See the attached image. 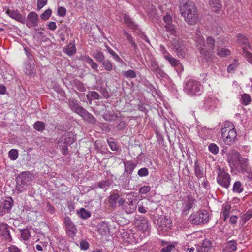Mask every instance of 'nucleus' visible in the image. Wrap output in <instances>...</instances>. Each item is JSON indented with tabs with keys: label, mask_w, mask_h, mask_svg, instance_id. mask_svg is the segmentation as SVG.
<instances>
[{
	"label": "nucleus",
	"mask_w": 252,
	"mask_h": 252,
	"mask_svg": "<svg viewBox=\"0 0 252 252\" xmlns=\"http://www.w3.org/2000/svg\"><path fill=\"white\" fill-rule=\"evenodd\" d=\"M180 11L185 21L190 25L195 24L199 20V16L197 8L194 3L186 0L180 5Z\"/></svg>",
	"instance_id": "nucleus-1"
},
{
	"label": "nucleus",
	"mask_w": 252,
	"mask_h": 252,
	"mask_svg": "<svg viewBox=\"0 0 252 252\" xmlns=\"http://www.w3.org/2000/svg\"><path fill=\"white\" fill-rule=\"evenodd\" d=\"M222 136L225 144L231 145L237 139V133L233 123L226 121L221 129Z\"/></svg>",
	"instance_id": "nucleus-2"
},
{
	"label": "nucleus",
	"mask_w": 252,
	"mask_h": 252,
	"mask_svg": "<svg viewBox=\"0 0 252 252\" xmlns=\"http://www.w3.org/2000/svg\"><path fill=\"white\" fill-rule=\"evenodd\" d=\"M184 90L189 96H198L203 92V87L199 81L189 79L186 82Z\"/></svg>",
	"instance_id": "nucleus-3"
},
{
	"label": "nucleus",
	"mask_w": 252,
	"mask_h": 252,
	"mask_svg": "<svg viewBox=\"0 0 252 252\" xmlns=\"http://www.w3.org/2000/svg\"><path fill=\"white\" fill-rule=\"evenodd\" d=\"M33 174L30 172H23L19 175L17 178L16 189L19 192H23L29 183L33 180Z\"/></svg>",
	"instance_id": "nucleus-4"
},
{
	"label": "nucleus",
	"mask_w": 252,
	"mask_h": 252,
	"mask_svg": "<svg viewBox=\"0 0 252 252\" xmlns=\"http://www.w3.org/2000/svg\"><path fill=\"white\" fill-rule=\"evenodd\" d=\"M209 215L206 210H200L192 214L189 217V221L192 224L199 225L208 222Z\"/></svg>",
	"instance_id": "nucleus-5"
},
{
	"label": "nucleus",
	"mask_w": 252,
	"mask_h": 252,
	"mask_svg": "<svg viewBox=\"0 0 252 252\" xmlns=\"http://www.w3.org/2000/svg\"><path fill=\"white\" fill-rule=\"evenodd\" d=\"M218 173L217 178L218 183L222 187L227 189L230 184L231 177L228 173H227L224 168H221L218 166Z\"/></svg>",
	"instance_id": "nucleus-6"
},
{
	"label": "nucleus",
	"mask_w": 252,
	"mask_h": 252,
	"mask_svg": "<svg viewBox=\"0 0 252 252\" xmlns=\"http://www.w3.org/2000/svg\"><path fill=\"white\" fill-rule=\"evenodd\" d=\"M172 45L178 56L181 58H184L186 52L183 40L179 38H174L172 41Z\"/></svg>",
	"instance_id": "nucleus-7"
},
{
	"label": "nucleus",
	"mask_w": 252,
	"mask_h": 252,
	"mask_svg": "<svg viewBox=\"0 0 252 252\" xmlns=\"http://www.w3.org/2000/svg\"><path fill=\"white\" fill-rule=\"evenodd\" d=\"M64 224L66 227L67 235L70 237H74L75 236L77 230L71 219L68 217H65Z\"/></svg>",
	"instance_id": "nucleus-8"
},
{
	"label": "nucleus",
	"mask_w": 252,
	"mask_h": 252,
	"mask_svg": "<svg viewBox=\"0 0 252 252\" xmlns=\"http://www.w3.org/2000/svg\"><path fill=\"white\" fill-rule=\"evenodd\" d=\"M134 222V224L139 229L146 231L149 228L148 220L144 217L139 216L135 218Z\"/></svg>",
	"instance_id": "nucleus-9"
},
{
	"label": "nucleus",
	"mask_w": 252,
	"mask_h": 252,
	"mask_svg": "<svg viewBox=\"0 0 252 252\" xmlns=\"http://www.w3.org/2000/svg\"><path fill=\"white\" fill-rule=\"evenodd\" d=\"M158 225L162 230H166L172 226L171 220L166 216H161L158 219Z\"/></svg>",
	"instance_id": "nucleus-10"
},
{
	"label": "nucleus",
	"mask_w": 252,
	"mask_h": 252,
	"mask_svg": "<svg viewBox=\"0 0 252 252\" xmlns=\"http://www.w3.org/2000/svg\"><path fill=\"white\" fill-rule=\"evenodd\" d=\"M0 235L5 240L11 242L12 237L10 234L9 226L4 223L0 224Z\"/></svg>",
	"instance_id": "nucleus-11"
},
{
	"label": "nucleus",
	"mask_w": 252,
	"mask_h": 252,
	"mask_svg": "<svg viewBox=\"0 0 252 252\" xmlns=\"http://www.w3.org/2000/svg\"><path fill=\"white\" fill-rule=\"evenodd\" d=\"M75 141L74 135L73 133L68 132L65 133L60 138L58 143H63L67 145H71Z\"/></svg>",
	"instance_id": "nucleus-12"
},
{
	"label": "nucleus",
	"mask_w": 252,
	"mask_h": 252,
	"mask_svg": "<svg viewBox=\"0 0 252 252\" xmlns=\"http://www.w3.org/2000/svg\"><path fill=\"white\" fill-rule=\"evenodd\" d=\"M248 165V159L241 157L233 166L239 171H247Z\"/></svg>",
	"instance_id": "nucleus-13"
},
{
	"label": "nucleus",
	"mask_w": 252,
	"mask_h": 252,
	"mask_svg": "<svg viewBox=\"0 0 252 252\" xmlns=\"http://www.w3.org/2000/svg\"><path fill=\"white\" fill-rule=\"evenodd\" d=\"M149 66L158 77H163L164 76V72L159 67L157 62L155 60L152 59L150 60Z\"/></svg>",
	"instance_id": "nucleus-14"
},
{
	"label": "nucleus",
	"mask_w": 252,
	"mask_h": 252,
	"mask_svg": "<svg viewBox=\"0 0 252 252\" xmlns=\"http://www.w3.org/2000/svg\"><path fill=\"white\" fill-rule=\"evenodd\" d=\"M195 199L191 196H187L183 199L184 211H188L193 207L195 203Z\"/></svg>",
	"instance_id": "nucleus-15"
},
{
	"label": "nucleus",
	"mask_w": 252,
	"mask_h": 252,
	"mask_svg": "<svg viewBox=\"0 0 252 252\" xmlns=\"http://www.w3.org/2000/svg\"><path fill=\"white\" fill-rule=\"evenodd\" d=\"M6 13L9 17L17 20L18 22H20L22 23H24L25 22V17L23 16L17 11L8 10L6 11Z\"/></svg>",
	"instance_id": "nucleus-16"
},
{
	"label": "nucleus",
	"mask_w": 252,
	"mask_h": 252,
	"mask_svg": "<svg viewBox=\"0 0 252 252\" xmlns=\"http://www.w3.org/2000/svg\"><path fill=\"white\" fill-rule=\"evenodd\" d=\"M240 157L239 153L235 150H231L227 153L228 161L229 163H231L233 165Z\"/></svg>",
	"instance_id": "nucleus-17"
},
{
	"label": "nucleus",
	"mask_w": 252,
	"mask_h": 252,
	"mask_svg": "<svg viewBox=\"0 0 252 252\" xmlns=\"http://www.w3.org/2000/svg\"><path fill=\"white\" fill-rule=\"evenodd\" d=\"M27 20L30 23H27V25H29V27L33 26L35 27L37 25V22L38 21V15L35 12H30L27 16Z\"/></svg>",
	"instance_id": "nucleus-18"
},
{
	"label": "nucleus",
	"mask_w": 252,
	"mask_h": 252,
	"mask_svg": "<svg viewBox=\"0 0 252 252\" xmlns=\"http://www.w3.org/2000/svg\"><path fill=\"white\" fill-rule=\"evenodd\" d=\"M79 115L90 123L94 124L96 122L95 118L85 109H83Z\"/></svg>",
	"instance_id": "nucleus-19"
},
{
	"label": "nucleus",
	"mask_w": 252,
	"mask_h": 252,
	"mask_svg": "<svg viewBox=\"0 0 252 252\" xmlns=\"http://www.w3.org/2000/svg\"><path fill=\"white\" fill-rule=\"evenodd\" d=\"M68 103L71 109L78 114L84 109L79 105L77 100L73 98L69 99Z\"/></svg>",
	"instance_id": "nucleus-20"
},
{
	"label": "nucleus",
	"mask_w": 252,
	"mask_h": 252,
	"mask_svg": "<svg viewBox=\"0 0 252 252\" xmlns=\"http://www.w3.org/2000/svg\"><path fill=\"white\" fill-rule=\"evenodd\" d=\"M163 57L165 60L168 61L171 65L173 66H177L179 64V61L172 57L165 50L162 52Z\"/></svg>",
	"instance_id": "nucleus-21"
},
{
	"label": "nucleus",
	"mask_w": 252,
	"mask_h": 252,
	"mask_svg": "<svg viewBox=\"0 0 252 252\" xmlns=\"http://www.w3.org/2000/svg\"><path fill=\"white\" fill-rule=\"evenodd\" d=\"M137 205L134 203L133 201L126 203L123 207V209L127 214L134 212L136 209Z\"/></svg>",
	"instance_id": "nucleus-22"
},
{
	"label": "nucleus",
	"mask_w": 252,
	"mask_h": 252,
	"mask_svg": "<svg viewBox=\"0 0 252 252\" xmlns=\"http://www.w3.org/2000/svg\"><path fill=\"white\" fill-rule=\"evenodd\" d=\"M237 245L236 241H229L223 249L222 252H233L237 249Z\"/></svg>",
	"instance_id": "nucleus-23"
},
{
	"label": "nucleus",
	"mask_w": 252,
	"mask_h": 252,
	"mask_svg": "<svg viewBox=\"0 0 252 252\" xmlns=\"http://www.w3.org/2000/svg\"><path fill=\"white\" fill-rule=\"evenodd\" d=\"M199 50L204 60L206 61H208L211 59L213 55V51L209 50V49H207L206 47L201 48L199 49Z\"/></svg>",
	"instance_id": "nucleus-24"
},
{
	"label": "nucleus",
	"mask_w": 252,
	"mask_h": 252,
	"mask_svg": "<svg viewBox=\"0 0 252 252\" xmlns=\"http://www.w3.org/2000/svg\"><path fill=\"white\" fill-rule=\"evenodd\" d=\"M196 42L199 49L206 47L204 38L200 32L197 31L196 35Z\"/></svg>",
	"instance_id": "nucleus-25"
},
{
	"label": "nucleus",
	"mask_w": 252,
	"mask_h": 252,
	"mask_svg": "<svg viewBox=\"0 0 252 252\" xmlns=\"http://www.w3.org/2000/svg\"><path fill=\"white\" fill-rule=\"evenodd\" d=\"M109 228L107 223L102 222L98 225V231L102 235H106L109 232Z\"/></svg>",
	"instance_id": "nucleus-26"
},
{
	"label": "nucleus",
	"mask_w": 252,
	"mask_h": 252,
	"mask_svg": "<svg viewBox=\"0 0 252 252\" xmlns=\"http://www.w3.org/2000/svg\"><path fill=\"white\" fill-rule=\"evenodd\" d=\"M13 204V200L11 197L7 198V199L3 200L0 205L2 207L5 211L8 212L11 209Z\"/></svg>",
	"instance_id": "nucleus-27"
},
{
	"label": "nucleus",
	"mask_w": 252,
	"mask_h": 252,
	"mask_svg": "<svg viewBox=\"0 0 252 252\" xmlns=\"http://www.w3.org/2000/svg\"><path fill=\"white\" fill-rule=\"evenodd\" d=\"M124 22L127 26L133 30H136L138 29V26L135 24L129 16L125 15L124 17Z\"/></svg>",
	"instance_id": "nucleus-28"
},
{
	"label": "nucleus",
	"mask_w": 252,
	"mask_h": 252,
	"mask_svg": "<svg viewBox=\"0 0 252 252\" xmlns=\"http://www.w3.org/2000/svg\"><path fill=\"white\" fill-rule=\"evenodd\" d=\"M244 190V187L240 181H236L233 187V192L236 193H241Z\"/></svg>",
	"instance_id": "nucleus-29"
},
{
	"label": "nucleus",
	"mask_w": 252,
	"mask_h": 252,
	"mask_svg": "<svg viewBox=\"0 0 252 252\" xmlns=\"http://www.w3.org/2000/svg\"><path fill=\"white\" fill-rule=\"evenodd\" d=\"M65 53L68 56H72L76 53V47L74 43L69 44L64 49Z\"/></svg>",
	"instance_id": "nucleus-30"
},
{
	"label": "nucleus",
	"mask_w": 252,
	"mask_h": 252,
	"mask_svg": "<svg viewBox=\"0 0 252 252\" xmlns=\"http://www.w3.org/2000/svg\"><path fill=\"white\" fill-rule=\"evenodd\" d=\"M238 41L240 44H241L243 45L246 46V48H251V46L249 45L248 39L243 35L239 34L237 36Z\"/></svg>",
	"instance_id": "nucleus-31"
},
{
	"label": "nucleus",
	"mask_w": 252,
	"mask_h": 252,
	"mask_svg": "<svg viewBox=\"0 0 252 252\" xmlns=\"http://www.w3.org/2000/svg\"><path fill=\"white\" fill-rule=\"evenodd\" d=\"M119 197L120 196L117 193H113L110 195L109 198V202L112 206H114L116 205L117 201L118 200Z\"/></svg>",
	"instance_id": "nucleus-32"
},
{
	"label": "nucleus",
	"mask_w": 252,
	"mask_h": 252,
	"mask_svg": "<svg viewBox=\"0 0 252 252\" xmlns=\"http://www.w3.org/2000/svg\"><path fill=\"white\" fill-rule=\"evenodd\" d=\"M124 35L126 36V37L127 38L128 42L131 44V46L134 48V50H136L137 49L138 46L134 40L133 39V37H132L131 35L127 32H124Z\"/></svg>",
	"instance_id": "nucleus-33"
},
{
	"label": "nucleus",
	"mask_w": 252,
	"mask_h": 252,
	"mask_svg": "<svg viewBox=\"0 0 252 252\" xmlns=\"http://www.w3.org/2000/svg\"><path fill=\"white\" fill-rule=\"evenodd\" d=\"M84 61L89 64L93 69L97 70L98 67L97 63H95L93 60L90 58L89 56H85L84 57Z\"/></svg>",
	"instance_id": "nucleus-34"
},
{
	"label": "nucleus",
	"mask_w": 252,
	"mask_h": 252,
	"mask_svg": "<svg viewBox=\"0 0 252 252\" xmlns=\"http://www.w3.org/2000/svg\"><path fill=\"white\" fill-rule=\"evenodd\" d=\"M164 28L167 32L170 33V34L174 35H176L177 31L175 29V26L172 24V23L165 24Z\"/></svg>",
	"instance_id": "nucleus-35"
},
{
	"label": "nucleus",
	"mask_w": 252,
	"mask_h": 252,
	"mask_svg": "<svg viewBox=\"0 0 252 252\" xmlns=\"http://www.w3.org/2000/svg\"><path fill=\"white\" fill-rule=\"evenodd\" d=\"M242 50L243 56L248 62L252 63V53L250 52L246 47H243Z\"/></svg>",
	"instance_id": "nucleus-36"
},
{
	"label": "nucleus",
	"mask_w": 252,
	"mask_h": 252,
	"mask_svg": "<svg viewBox=\"0 0 252 252\" xmlns=\"http://www.w3.org/2000/svg\"><path fill=\"white\" fill-rule=\"evenodd\" d=\"M103 116L104 119L107 121H113L118 118L117 114L108 112L104 114Z\"/></svg>",
	"instance_id": "nucleus-37"
},
{
	"label": "nucleus",
	"mask_w": 252,
	"mask_h": 252,
	"mask_svg": "<svg viewBox=\"0 0 252 252\" xmlns=\"http://www.w3.org/2000/svg\"><path fill=\"white\" fill-rule=\"evenodd\" d=\"M230 53V51L227 48H223L217 49V54L221 57L229 55Z\"/></svg>",
	"instance_id": "nucleus-38"
},
{
	"label": "nucleus",
	"mask_w": 252,
	"mask_h": 252,
	"mask_svg": "<svg viewBox=\"0 0 252 252\" xmlns=\"http://www.w3.org/2000/svg\"><path fill=\"white\" fill-rule=\"evenodd\" d=\"M231 208V207L230 204H226L223 207L222 212L224 220H225L229 216Z\"/></svg>",
	"instance_id": "nucleus-39"
},
{
	"label": "nucleus",
	"mask_w": 252,
	"mask_h": 252,
	"mask_svg": "<svg viewBox=\"0 0 252 252\" xmlns=\"http://www.w3.org/2000/svg\"><path fill=\"white\" fill-rule=\"evenodd\" d=\"M34 128L37 131H42L45 129V124L41 121L36 122L33 125Z\"/></svg>",
	"instance_id": "nucleus-40"
},
{
	"label": "nucleus",
	"mask_w": 252,
	"mask_h": 252,
	"mask_svg": "<svg viewBox=\"0 0 252 252\" xmlns=\"http://www.w3.org/2000/svg\"><path fill=\"white\" fill-rule=\"evenodd\" d=\"M125 171L132 172L136 167V165L131 161H127L125 163Z\"/></svg>",
	"instance_id": "nucleus-41"
},
{
	"label": "nucleus",
	"mask_w": 252,
	"mask_h": 252,
	"mask_svg": "<svg viewBox=\"0 0 252 252\" xmlns=\"http://www.w3.org/2000/svg\"><path fill=\"white\" fill-rule=\"evenodd\" d=\"M88 99H99V95L98 93L95 91H91L87 95Z\"/></svg>",
	"instance_id": "nucleus-42"
},
{
	"label": "nucleus",
	"mask_w": 252,
	"mask_h": 252,
	"mask_svg": "<svg viewBox=\"0 0 252 252\" xmlns=\"http://www.w3.org/2000/svg\"><path fill=\"white\" fill-rule=\"evenodd\" d=\"M215 46V40L212 37L207 38V46L209 50L213 51Z\"/></svg>",
	"instance_id": "nucleus-43"
},
{
	"label": "nucleus",
	"mask_w": 252,
	"mask_h": 252,
	"mask_svg": "<svg viewBox=\"0 0 252 252\" xmlns=\"http://www.w3.org/2000/svg\"><path fill=\"white\" fill-rule=\"evenodd\" d=\"M93 57L98 62H102L104 59L103 53L100 51H97L93 55Z\"/></svg>",
	"instance_id": "nucleus-44"
},
{
	"label": "nucleus",
	"mask_w": 252,
	"mask_h": 252,
	"mask_svg": "<svg viewBox=\"0 0 252 252\" xmlns=\"http://www.w3.org/2000/svg\"><path fill=\"white\" fill-rule=\"evenodd\" d=\"M208 148L209 151L213 154L216 155L218 153L219 147L216 144L214 143H211L209 145Z\"/></svg>",
	"instance_id": "nucleus-45"
},
{
	"label": "nucleus",
	"mask_w": 252,
	"mask_h": 252,
	"mask_svg": "<svg viewBox=\"0 0 252 252\" xmlns=\"http://www.w3.org/2000/svg\"><path fill=\"white\" fill-rule=\"evenodd\" d=\"M9 157L11 160H16L18 156V151L15 149H11L9 151Z\"/></svg>",
	"instance_id": "nucleus-46"
},
{
	"label": "nucleus",
	"mask_w": 252,
	"mask_h": 252,
	"mask_svg": "<svg viewBox=\"0 0 252 252\" xmlns=\"http://www.w3.org/2000/svg\"><path fill=\"white\" fill-rule=\"evenodd\" d=\"M241 100L242 103L246 105L249 104L251 99L249 94H244L242 95Z\"/></svg>",
	"instance_id": "nucleus-47"
},
{
	"label": "nucleus",
	"mask_w": 252,
	"mask_h": 252,
	"mask_svg": "<svg viewBox=\"0 0 252 252\" xmlns=\"http://www.w3.org/2000/svg\"><path fill=\"white\" fill-rule=\"evenodd\" d=\"M31 235L29 230L27 229H23L21 231V236L24 240H28Z\"/></svg>",
	"instance_id": "nucleus-48"
},
{
	"label": "nucleus",
	"mask_w": 252,
	"mask_h": 252,
	"mask_svg": "<svg viewBox=\"0 0 252 252\" xmlns=\"http://www.w3.org/2000/svg\"><path fill=\"white\" fill-rule=\"evenodd\" d=\"M195 174L198 178H201L203 176V171L196 162L195 163Z\"/></svg>",
	"instance_id": "nucleus-49"
},
{
	"label": "nucleus",
	"mask_w": 252,
	"mask_h": 252,
	"mask_svg": "<svg viewBox=\"0 0 252 252\" xmlns=\"http://www.w3.org/2000/svg\"><path fill=\"white\" fill-rule=\"evenodd\" d=\"M252 217V210H248L247 212L242 216V221L244 222H247Z\"/></svg>",
	"instance_id": "nucleus-50"
},
{
	"label": "nucleus",
	"mask_w": 252,
	"mask_h": 252,
	"mask_svg": "<svg viewBox=\"0 0 252 252\" xmlns=\"http://www.w3.org/2000/svg\"><path fill=\"white\" fill-rule=\"evenodd\" d=\"M105 47L106 48L108 52L112 56L116 61H119L121 60L119 56L108 46L106 45Z\"/></svg>",
	"instance_id": "nucleus-51"
},
{
	"label": "nucleus",
	"mask_w": 252,
	"mask_h": 252,
	"mask_svg": "<svg viewBox=\"0 0 252 252\" xmlns=\"http://www.w3.org/2000/svg\"><path fill=\"white\" fill-rule=\"evenodd\" d=\"M123 74L126 78H134L136 76L135 72L132 70L125 71Z\"/></svg>",
	"instance_id": "nucleus-52"
},
{
	"label": "nucleus",
	"mask_w": 252,
	"mask_h": 252,
	"mask_svg": "<svg viewBox=\"0 0 252 252\" xmlns=\"http://www.w3.org/2000/svg\"><path fill=\"white\" fill-rule=\"evenodd\" d=\"M52 11L50 9H48L46 10L41 15V18L42 19L44 20H46L48 19V18L51 15Z\"/></svg>",
	"instance_id": "nucleus-53"
},
{
	"label": "nucleus",
	"mask_w": 252,
	"mask_h": 252,
	"mask_svg": "<svg viewBox=\"0 0 252 252\" xmlns=\"http://www.w3.org/2000/svg\"><path fill=\"white\" fill-rule=\"evenodd\" d=\"M80 215L82 218L86 219L90 216V214L88 211L82 208L80 210Z\"/></svg>",
	"instance_id": "nucleus-54"
},
{
	"label": "nucleus",
	"mask_w": 252,
	"mask_h": 252,
	"mask_svg": "<svg viewBox=\"0 0 252 252\" xmlns=\"http://www.w3.org/2000/svg\"><path fill=\"white\" fill-rule=\"evenodd\" d=\"M108 143L110 148L113 151H116L118 149L116 144L113 141L112 138L107 140Z\"/></svg>",
	"instance_id": "nucleus-55"
},
{
	"label": "nucleus",
	"mask_w": 252,
	"mask_h": 252,
	"mask_svg": "<svg viewBox=\"0 0 252 252\" xmlns=\"http://www.w3.org/2000/svg\"><path fill=\"white\" fill-rule=\"evenodd\" d=\"M138 175L140 177L146 176L148 175V170L146 168H142L138 171Z\"/></svg>",
	"instance_id": "nucleus-56"
},
{
	"label": "nucleus",
	"mask_w": 252,
	"mask_h": 252,
	"mask_svg": "<svg viewBox=\"0 0 252 252\" xmlns=\"http://www.w3.org/2000/svg\"><path fill=\"white\" fill-rule=\"evenodd\" d=\"M150 190V187L148 186H145L140 188L139 189V192L140 194H146Z\"/></svg>",
	"instance_id": "nucleus-57"
},
{
	"label": "nucleus",
	"mask_w": 252,
	"mask_h": 252,
	"mask_svg": "<svg viewBox=\"0 0 252 252\" xmlns=\"http://www.w3.org/2000/svg\"><path fill=\"white\" fill-rule=\"evenodd\" d=\"M66 10L63 7H60L58 9V14L60 16L64 17L66 15Z\"/></svg>",
	"instance_id": "nucleus-58"
},
{
	"label": "nucleus",
	"mask_w": 252,
	"mask_h": 252,
	"mask_svg": "<svg viewBox=\"0 0 252 252\" xmlns=\"http://www.w3.org/2000/svg\"><path fill=\"white\" fill-rule=\"evenodd\" d=\"M102 64L106 70L110 71L112 69V65L110 62L106 61L103 62Z\"/></svg>",
	"instance_id": "nucleus-59"
},
{
	"label": "nucleus",
	"mask_w": 252,
	"mask_h": 252,
	"mask_svg": "<svg viewBox=\"0 0 252 252\" xmlns=\"http://www.w3.org/2000/svg\"><path fill=\"white\" fill-rule=\"evenodd\" d=\"M109 185V181L108 180L102 181L98 183V186L101 189L106 188Z\"/></svg>",
	"instance_id": "nucleus-60"
},
{
	"label": "nucleus",
	"mask_w": 252,
	"mask_h": 252,
	"mask_svg": "<svg viewBox=\"0 0 252 252\" xmlns=\"http://www.w3.org/2000/svg\"><path fill=\"white\" fill-rule=\"evenodd\" d=\"M47 3V0H38L37 9L40 10Z\"/></svg>",
	"instance_id": "nucleus-61"
},
{
	"label": "nucleus",
	"mask_w": 252,
	"mask_h": 252,
	"mask_svg": "<svg viewBox=\"0 0 252 252\" xmlns=\"http://www.w3.org/2000/svg\"><path fill=\"white\" fill-rule=\"evenodd\" d=\"M163 20L166 24L171 23L172 22V17L170 14L167 13L163 17Z\"/></svg>",
	"instance_id": "nucleus-62"
},
{
	"label": "nucleus",
	"mask_w": 252,
	"mask_h": 252,
	"mask_svg": "<svg viewBox=\"0 0 252 252\" xmlns=\"http://www.w3.org/2000/svg\"><path fill=\"white\" fill-rule=\"evenodd\" d=\"M9 252H22L21 250L14 245H12L8 247Z\"/></svg>",
	"instance_id": "nucleus-63"
},
{
	"label": "nucleus",
	"mask_w": 252,
	"mask_h": 252,
	"mask_svg": "<svg viewBox=\"0 0 252 252\" xmlns=\"http://www.w3.org/2000/svg\"><path fill=\"white\" fill-rule=\"evenodd\" d=\"M174 248V245H170L166 247L163 248L160 252H170Z\"/></svg>",
	"instance_id": "nucleus-64"
}]
</instances>
